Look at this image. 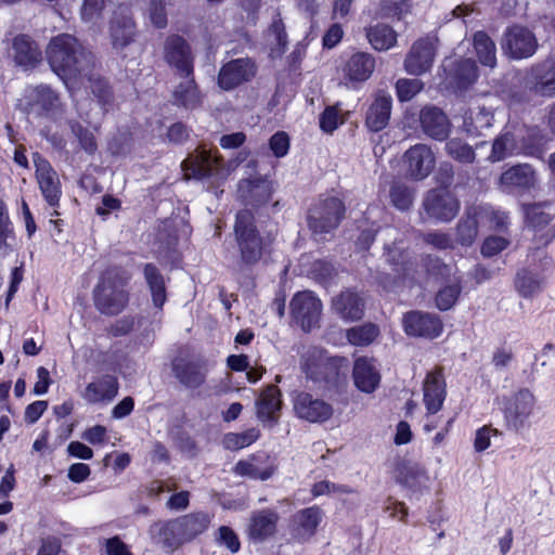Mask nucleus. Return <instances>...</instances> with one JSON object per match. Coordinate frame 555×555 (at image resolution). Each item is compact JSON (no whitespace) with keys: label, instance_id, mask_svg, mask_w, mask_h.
<instances>
[{"label":"nucleus","instance_id":"nucleus-22","mask_svg":"<svg viewBox=\"0 0 555 555\" xmlns=\"http://www.w3.org/2000/svg\"><path fill=\"white\" fill-rule=\"evenodd\" d=\"M424 209L429 218L448 222L454 219L460 210V202L447 191L430 190L423 202Z\"/></svg>","mask_w":555,"mask_h":555},{"label":"nucleus","instance_id":"nucleus-61","mask_svg":"<svg viewBox=\"0 0 555 555\" xmlns=\"http://www.w3.org/2000/svg\"><path fill=\"white\" fill-rule=\"evenodd\" d=\"M411 11L409 0L386 1L380 4L379 16L401 21Z\"/></svg>","mask_w":555,"mask_h":555},{"label":"nucleus","instance_id":"nucleus-45","mask_svg":"<svg viewBox=\"0 0 555 555\" xmlns=\"http://www.w3.org/2000/svg\"><path fill=\"white\" fill-rule=\"evenodd\" d=\"M181 166L186 175L196 180L207 179L214 175L212 160L207 152H202L194 157L184 159Z\"/></svg>","mask_w":555,"mask_h":555},{"label":"nucleus","instance_id":"nucleus-21","mask_svg":"<svg viewBox=\"0 0 555 555\" xmlns=\"http://www.w3.org/2000/svg\"><path fill=\"white\" fill-rule=\"evenodd\" d=\"M402 325L409 336L436 338L443 330V324L438 315L412 310L403 314Z\"/></svg>","mask_w":555,"mask_h":555},{"label":"nucleus","instance_id":"nucleus-18","mask_svg":"<svg viewBox=\"0 0 555 555\" xmlns=\"http://www.w3.org/2000/svg\"><path fill=\"white\" fill-rule=\"evenodd\" d=\"M108 31L115 50H124L135 41L138 29L129 8L118 5L111 17Z\"/></svg>","mask_w":555,"mask_h":555},{"label":"nucleus","instance_id":"nucleus-34","mask_svg":"<svg viewBox=\"0 0 555 555\" xmlns=\"http://www.w3.org/2000/svg\"><path fill=\"white\" fill-rule=\"evenodd\" d=\"M119 384L114 375H103L89 383L81 397L90 404L108 403L117 396Z\"/></svg>","mask_w":555,"mask_h":555},{"label":"nucleus","instance_id":"nucleus-41","mask_svg":"<svg viewBox=\"0 0 555 555\" xmlns=\"http://www.w3.org/2000/svg\"><path fill=\"white\" fill-rule=\"evenodd\" d=\"M183 78L186 81L180 82L173 91L175 104L186 109H195L203 103L199 87L195 81L194 75Z\"/></svg>","mask_w":555,"mask_h":555},{"label":"nucleus","instance_id":"nucleus-6","mask_svg":"<svg viewBox=\"0 0 555 555\" xmlns=\"http://www.w3.org/2000/svg\"><path fill=\"white\" fill-rule=\"evenodd\" d=\"M345 202L332 195H320L308 207L307 227L315 241H326L346 218Z\"/></svg>","mask_w":555,"mask_h":555},{"label":"nucleus","instance_id":"nucleus-39","mask_svg":"<svg viewBox=\"0 0 555 555\" xmlns=\"http://www.w3.org/2000/svg\"><path fill=\"white\" fill-rule=\"evenodd\" d=\"M281 404V392L279 388L275 386L267 387L257 401L258 418L273 426L278 422Z\"/></svg>","mask_w":555,"mask_h":555},{"label":"nucleus","instance_id":"nucleus-1","mask_svg":"<svg viewBox=\"0 0 555 555\" xmlns=\"http://www.w3.org/2000/svg\"><path fill=\"white\" fill-rule=\"evenodd\" d=\"M233 237L237 259L234 264L228 267L232 274L255 268L266 255L271 253L274 242L270 232L258 228L255 214L246 208L235 214Z\"/></svg>","mask_w":555,"mask_h":555},{"label":"nucleus","instance_id":"nucleus-13","mask_svg":"<svg viewBox=\"0 0 555 555\" xmlns=\"http://www.w3.org/2000/svg\"><path fill=\"white\" fill-rule=\"evenodd\" d=\"M501 49L511 60H524L531 57L538 49L535 35L525 26H508L501 40Z\"/></svg>","mask_w":555,"mask_h":555},{"label":"nucleus","instance_id":"nucleus-47","mask_svg":"<svg viewBox=\"0 0 555 555\" xmlns=\"http://www.w3.org/2000/svg\"><path fill=\"white\" fill-rule=\"evenodd\" d=\"M532 176L528 166L515 165L500 176V183L505 188H529Z\"/></svg>","mask_w":555,"mask_h":555},{"label":"nucleus","instance_id":"nucleus-4","mask_svg":"<svg viewBox=\"0 0 555 555\" xmlns=\"http://www.w3.org/2000/svg\"><path fill=\"white\" fill-rule=\"evenodd\" d=\"M85 55L82 46L69 34L52 37L46 49L51 70L64 81L76 79L81 74Z\"/></svg>","mask_w":555,"mask_h":555},{"label":"nucleus","instance_id":"nucleus-44","mask_svg":"<svg viewBox=\"0 0 555 555\" xmlns=\"http://www.w3.org/2000/svg\"><path fill=\"white\" fill-rule=\"evenodd\" d=\"M380 335L378 325L365 322L346 331V338L353 347H367Z\"/></svg>","mask_w":555,"mask_h":555},{"label":"nucleus","instance_id":"nucleus-8","mask_svg":"<svg viewBox=\"0 0 555 555\" xmlns=\"http://www.w3.org/2000/svg\"><path fill=\"white\" fill-rule=\"evenodd\" d=\"M525 222L533 232L538 247H546L555 240V205L533 203L522 205Z\"/></svg>","mask_w":555,"mask_h":555},{"label":"nucleus","instance_id":"nucleus-3","mask_svg":"<svg viewBox=\"0 0 555 555\" xmlns=\"http://www.w3.org/2000/svg\"><path fill=\"white\" fill-rule=\"evenodd\" d=\"M553 98L555 95V62L545 60L527 67L513 83L507 96L514 104H529L531 95Z\"/></svg>","mask_w":555,"mask_h":555},{"label":"nucleus","instance_id":"nucleus-36","mask_svg":"<svg viewBox=\"0 0 555 555\" xmlns=\"http://www.w3.org/2000/svg\"><path fill=\"white\" fill-rule=\"evenodd\" d=\"M393 477L397 482L412 490L421 489L428 480L426 472L421 465L406 460L397 461Z\"/></svg>","mask_w":555,"mask_h":555},{"label":"nucleus","instance_id":"nucleus-7","mask_svg":"<svg viewBox=\"0 0 555 555\" xmlns=\"http://www.w3.org/2000/svg\"><path fill=\"white\" fill-rule=\"evenodd\" d=\"M302 369L314 382L324 383L327 387H337L346 382L349 363L345 358L327 357L324 350L314 349L305 360Z\"/></svg>","mask_w":555,"mask_h":555},{"label":"nucleus","instance_id":"nucleus-57","mask_svg":"<svg viewBox=\"0 0 555 555\" xmlns=\"http://www.w3.org/2000/svg\"><path fill=\"white\" fill-rule=\"evenodd\" d=\"M422 267L426 274L436 281L448 280L451 274V268L441 258L434 255L423 256Z\"/></svg>","mask_w":555,"mask_h":555},{"label":"nucleus","instance_id":"nucleus-26","mask_svg":"<svg viewBox=\"0 0 555 555\" xmlns=\"http://www.w3.org/2000/svg\"><path fill=\"white\" fill-rule=\"evenodd\" d=\"M418 121L422 131L436 141H444L451 131V122L447 114L438 106L427 104L418 114Z\"/></svg>","mask_w":555,"mask_h":555},{"label":"nucleus","instance_id":"nucleus-46","mask_svg":"<svg viewBox=\"0 0 555 555\" xmlns=\"http://www.w3.org/2000/svg\"><path fill=\"white\" fill-rule=\"evenodd\" d=\"M473 43L480 64L493 68L496 65V47L490 36L486 31H477Z\"/></svg>","mask_w":555,"mask_h":555},{"label":"nucleus","instance_id":"nucleus-63","mask_svg":"<svg viewBox=\"0 0 555 555\" xmlns=\"http://www.w3.org/2000/svg\"><path fill=\"white\" fill-rule=\"evenodd\" d=\"M72 131L77 138L80 147L89 155H94L98 151V142L92 131L79 122L72 125Z\"/></svg>","mask_w":555,"mask_h":555},{"label":"nucleus","instance_id":"nucleus-52","mask_svg":"<svg viewBox=\"0 0 555 555\" xmlns=\"http://www.w3.org/2000/svg\"><path fill=\"white\" fill-rule=\"evenodd\" d=\"M390 204L400 211L411 209L414 202V190L401 182H395L389 190Z\"/></svg>","mask_w":555,"mask_h":555},{"label":"nucleus","instance_id":"nucleus-64","mask_svg":"<svg viewBox=\"0 0 555 555\" xmlns=\"http://www.w3.org/2000/svg\"><path fill=\"white\" fill-rule=\"evenodd\" d=\"M149 17L152 25L157 29H164L168 25L166 0H150Z\"/></svg>","mask_w":555,"mask_h":555},{"label":"nucleus","instance_id":"nucleus-35","mask_svg":"<svg viewBox=\"0 0 555 555\" xmlns=\"http://www.w3.org/2000/svg\"><path fill=\"white\" fill-rule=\"evenodd\" d=\"M352 376L356 387L366 393L375 391L380 382V374L374 361L367 358L354 361Z\"/></svg>","mask_w":555,"mask_h":555},{"label":"nucleus","instance_id":"nucleus-59","mask_svg":"<svg viewBox=\"0 0 555 555\" xmlns=\"http://www.w3.org/2000/svg\"><path fill=\"white\" fill-rule=\"evenodd\" d=\"M395 89L399 102H409L424 89V82L416 78H400L397 80Z\"/></svg>","mask_w":555,"mask_h":555},{"label":"nucleus","instance_id":"nucleus-14","mask_svg":"<svg viewBox=\"0 0 555 555\" xmlns=\"http://www.w3.org/2000/svg\"><path fill=\"white\" fill-rule=\"evenodd\" d=\"M534 401V396L528 389H520L511 397L503 398V414L508 430L519 433L529 425Z\"/></svg>","mask_w":555,"mask_h":555},{"label":"nucleus","instance_id":"nucleus-27","mask_svg":"<svg viewBox=\"0 0 555 555\" xmlns=\"http://www.w3.org/2000/svg\"><path fill=\"white\" fill-rule=\"evenodd\" d=\"M332 309L345 321H359L365 314V299L356 288H345L332 299Z\"/></svg>","mask_w":555,"mask_h":555},{"label":"nucleus","instance_id":"nucleus-30","mask_svg":"<svg viewBox=\"0 0 555 555\" xmlns=\"http://www.w3.org/2000/svg\"><path fill=\"white\" fill-rule=\"evenodd\" d=\"M59 103V94L50 86L39 85L26 96L25 111L37 117H47L56 109Z\"/></svg>","mask_w":555,"mask_h":555},{"label":"nucleus","instance_id":"nucleus-37","mask_svg":"<svg viewBox=\"0 0 555 555\" xmlns=\"http://www.w3.org/2000/svg\"><path fill=\"white\" fill-rule=\"evenodd\" d=\"M142 273L151 293L153 306L163 310L167 301V286L163 273L153 262L144 263Z\"/></svg>","mask_w":555,"mask_h":555},{"label":"nucleus","instance_id":"nucleus-40","mask_svg":"<svg viewBox=\"0 0 555 555\" xmlns=\"http://www.w3.org/2000/svg\"><path fill=\"white\" fill-rule=\"evenodd\" d=\"M493 120V112L485 106L469 107L463 115V129L468 135L477 137L491 127Z\"/></svg>","mask_w":555,"mask_h":555},{"label":"nucleus","instance_id":"nucleus-2","mask_svg":"<svg viewBox=\"0 0 555 555\" xmlns=\"http://www.w3.org/2000/svg\"><path fill=\"white\" fill-rule=\"evenodd\" d=\"M131 273L121 266H112L103 271L93 288V304L103 315L116 317L130 304Z\"/></svg>","mask_w":555,"mask_h":555},{"label":"nucleus","instance_id":"nucleus-56","mask_svg":"<svg viewBox=\"0 0 555 555\" xmlns=\"http://www.w3.org/2000/svg\"><path fill=\"white\" fill-rule=\"evenodd\" d=\"M106 8V0H82L79 16L82 23L95 25L102 18Z\"/></svg>","mask_w":555,"mask_h":555},{"label":"nucleus","instance_id":"nucleus-48","mask_svg":"<svg viewBox=\"0 0 555 555\" xmlns=\"http://www.w3.org/2000/svg\"><path fill=\"white\" fill-rule=\"evenodd\" d=\"M141 317L134 314L122 315L104 327V334L108 338L129 336L140 325Z\"/></svg>","mask_w":555,"mask_h":555},{"label":"nucleus","instance_id":"nucleus-54","mask_svg":"<svg viewBox=\"0 0 555 555\" xmlns=\"http://www.w3.org/2000/svg\"><path fill=\"white\" fill-rule=\"evenodd\" d=\"M447 154L462 164H473L476 159L475 150L461 139H451L446 144Z\"/></svg>","mask_w":555,"mask_h":555},{"label":"nucleus","instance_id":"nucleus-16","mask_svg":"<svg viewBox=\"0 0 555 555\" xmlns=\"http://www.w3.org/2000/svg\"><path fill=\"white\" fill-rule=\"evenodd\" d=\"M376 67L375 56L366 51L354 50L339 67L345 83L352 89H359L373 75Z\"/></svg>","mask_w":555,"mask_h":555},{"label":"nucleus","instance_id":"nucleus-32","mask_svg":"<svg viewBox=\"0 0 555 555\" xmlns=\"http://www.w3.org/2000/svg\"><path fill=\"white\" fill-rule=\"evenodd\" d=\"M391 109L392 98L385 92L377 93L366 109L364 120L365 127L371 132H379L384 130L389 124Z\"/></svg>","mask_w":555,"mask_h":555},{"label":"nucleus","instance_id":"nucleus-31","mask_svg":"<svg viewBox=\"0 0 555 555\" xmlns=\"http://www.w3.org/2000/svg\"><path fill=\"white\" fill-rule=\"evenodd\" d=\"M424 404L428 414H436L442 408L447 390L442 369L437 367L426 375L423 385Z\"/></svg>","mask_w":555,"mask_h":555},{"label":"nucleus","instance_id":"nucleus-29","mask_svg":"<svg viewBox=\"0 0 555 555\" xmlns=\"http://www.w3.org/2000/svg\"><path fill=\"white\" fill-rule=\"evenodd\" d=\"M276 465L271 461L270 455L264 452L238 461L233 468L235 475L255 480H268L274 475Z\"/></svg>","mask_w":555,"mask_h":555},{"label":"nucleus","instance_id":"nucleus-53","mask_svg":"<svg viewBox=\"0 0 555 555\" xmlns=\"http://www.w3.org/2000/svg\"><path fill=\"white\" fill-rule=\"evenodd\" d=\"M259 436V430L253 427L242 433L227 434L222 443L227 450L236 451L253 444Z\"/></svg>","mask_w":555,"mask_h":555},{"label":"nucleus","instance_id":"nucleus-24","mask_svg":"<svg viewBox=\"0 0 555 555\" xmlns=\"http://www.w3.org/2000/svg\"><path fill=\"white\" fill-rule=\"evenodd\" d=\"M273 188L271 182L262 178H247L237 184V197L245 206L255 210L264 207L272 199Z\"/></svg>","mask_w":555,"mask_h":555},{"label":"nucleus","instance_id":"nucleus-11","mask_svg":"<svg viewBox=\"0 0 555 555\" xmlns=\"http://www.w3.org/2000/svg\"><path fill=\"white\" fill-rule=\"evenodd\" d=\"M35 177L40 192L49 206L54 208L52 216H59L56 208L60 206L62 184L56 170L51 163L39 152L33 154Z\"/></svg>","mask_w":555,"mask_h":555},{"label":"nucleus","instance_id":"nucleus-62","mask_svg":"<svg viewBox=\"0 0 555 555\" xmlns=\"http://www.w3.org/2000/svg\"><path fill=\"white\" fill-rule=\"evenodd\" d=\"M339 112L340 109L338 105H328L320 114L319 126L324 133L332 134L340 125L344 124Z\"/></svg>","mask_w":555,"mask_h":555},{"label":"nucleus","instance_id":"nucleus-60","mask_svg":"<svg viewBox=\"0 0 555 555\" xmlns=\"http://www.w3.org/2000/svg\"><path fill=\"white\" fill-rule=\"evenodd\" d=\"M15 240L14 224L10 218L7 203L0 198V249L10 246L9 241Z\"/></svg>","mask_w":555,"mask_h":555},{"label":"nucleus","instance_id":"nucleus-23","mask_svg":"<svg viewBox=\"0 0 555 555\" xmlns=\"http://www.w3.org/2000/svg\"><path fill=\"white\" fill-rule=\"evenodd\" d=\"M406 176L415 181L427 178L435 168L436 157L429 146L417 143L405 151Z\"/></svg>","mask_w":555,"mask_h":555},{"label":"nucleus","instance_id":"nucleus-15","mask_svg":"<svg viewBox=\"0 0 555 555\" xmlns=\"http://www.w3.org/2000/svg\"><path fill=\"white\" fill-rule=\"evenodd\" d=\"M258 73L253 57H237L223 63L219 69L217 83L223 91H232L244 83L250 82Z\"/></svg>","mask_w":555,"mask_h":555},{"label":"nucleus","instance_id":"nucleus-38","mask_svg":"<svg viewBox=\"0 0 555 555\" xmlns=\"http://www.w3.org/2000/svg\"><path fill=\"white\" fill-rule=\"evenodd\" d=\"M363 31L372 49L377 52L388 51L398 42L397 31L388 24L369 25L364 27Z\"/></svg>","mask_w":555,"mask_h":555},{"label":"nucleus","instance_id":"nucleus-25","mask_svg":"<svg viewBox=\"0 0 555 555\" xmlns=\"http://www.w3.org/2000/svg\"><path fill=\"white\" fill-rule=\"evenodd\" d=\"M11 56L15 66L29 70L42 61V51L38 42L27 34H18L11 42Z\"/></svg>","mask_w":555,"mask_h":555},{"label":"nucleus","instance_id":"nucleus-10","mask_svg":"<svg viewBox=\"0 0 555 555\" xmlns=\"http://www.w3.org/2000/svg\"><path fill=\"white\" fill-rule=\"evenodd\" d=\"M169 367L171 375L184 388L197 389L206 380V361L189 352H178L170 360Z\"/></svg>","mask_w":555,"mask_h":555},{"label":"nucleus","instance_id":"nucleus-20","mask_svg":"<svg viewBox=\"0 0 555 555\" xmlns=\"http://www.w3.org/2000/svg\"><path fill=\"white\" fill-rule=\"evenodd\" d=\"M436 55L434 40L426 36L418 38L411 47L404 59V69L413 76H421L433 67Z\"/></svg>","mask_w":555,"mask_h":555},{"label":"nucleus","instance_id":"nucleus-55","mask_svg":"<svg viewBox=\"0 0 555 555\" xmlns=\"http://www.w3.org/2000/svg\"><path fill=\"white\" fill-rule=\"evenodd\" d=\"M515 146V135L509 132H501L492 143L489 159L491 162H501L512 154Z\"/></svg>","mask_w":555,"mask_h":555},{"label":"nucleus","instance_id":"nucleus-33","mask_svg":"<svg viewBox=\"0 0 555 555\" xmlns=\"http://www.w3.org/2000/svg\"><path fill=\"white\" fill-rule=\"evenodd\" d=\"M280 515L271 508L254 512L250 516L248 534L253 541L262 542L273 537L278 530Z\"/></svg>","mask_w":555,"mask_h":555},{"label":"nucleus","instance_id":"nucleus-5","mask_svg":"<svg viewBox=\"0 0 555 555\" xmlns=\"http://www.w3.org/2000/svg\"><path fill=\"white\" fill-rule=\"evenodd\" d=\"M210 522L211 516L208 513L196 512L166 522L155 524L151 527V531H157L164 547L173 551L204 533Z\"/></svg>","mask_w":555,"mask_h":555},{"label":"nucleus","instance_id":"nucleus-42","mask_svg":"<svg viewBox=\"0 0 555 555\" xmlns=\"http://www.w3.org/2000/svg\"><path fill=\"white\" fill-rule=\"evenodd\" d=\"M450 77L460 89H467L478 78V66L472 59H461L453 63Z\"/></svg>","mask_w":555,"mask_h":555},{"label":"nucleus","instance_id":"nucleus-50","mask_svg":"<svg viewBox=\"0 0 555 555\" xmlns=\"http://www.w3.org/2000/svg\"><path fill=\"white\" fill-rule=\"evenodd\" d=\"M388 262L391 264L392 270L401 276L410 273L413 267V261L408 249L399 248L395 243L387 246Z\"/></svg>","mask_w":555,"mask_h":555},{"label":"nucleus","instance_id":"nucleus-58","mask_svg":"<svg viewBox=\"0 0 555 555\" xmlns=\"http://www.w3.org/2000/svg\"><path fill=\"white\" fill-rule=\"evenodd\" d=\"M461 293L462 286L460 283H454L441 287L435 296L436 307L440 311L450 310L459 300Z\"/></svg>","mask_w":555,"mask_h":555},{"label":"nucleus","instance_id":"nucleus-17","mask_svg":"<svg viewBox=\"0 0 555 555\" xmlns=\"http://www.w3.org/2000/svg\"><path fill=\"white\" fill-rule=\"evenodd\" d=\"M324 518V512L319 506L298 509L288 520V532L298 543L310 541L317 533Z\"/></svg>","mask_w":555,"mask_h":555},{"label":"nucleus","instance_id":"nucleus-28","mask_svg":"<svg viewBox=\"0 0 555 555\" xmlns=\"http://www.w3.org/2000/svg\"><path fill=\"white\" fill-rule=\"evenodd\" d=\"M296 415L310 423H323L333 415V406L322 399L313 398L308 392H300L294 401Z\"/></svg>","mask_w":555,"mask_h":555},{"label":"nucleus","instance_id":"nucleus-43","mask_svg":"<svg viewBox=\"0 0 555 555\" xmlns=\"http://www.w3.org/2000/svg\"><path fill=\"white\" fill-rule=\"evenodd\" d=\"M547 138L538 127H529L520 140L522 153L526 156L541 158L546 151Z\"/></svg>","mask_w":555,"mask_h":555},{"label":"nucleus","instance_id":"nucleus-9","mask_svg":"<svg viewBox=\"0 0 555 555\" xmlns=\"http://www.w3.org/2000/svg\"><path fill=\"white\" fill-rule=\"evenodd\" d=\"M322 308L321 299L313 292H297L289 302L292 325L300 327L305 333H310L319 327Z\"/></svg>","mask_w":555,"mask_h":555},{"label":"nucleus","instance_id":"nucleus-51","mask_svg":"<svg viewBox=\"0 0 555 555\" xmlns=\"http://www.w3.org/2000/svg\"><path fill=\"white\" fill-rule=\"evenodd\" d=\"M478 220L475 215L467 214L456 225V241L462 246H470L478 235Z\"/></svg>","mask_w":555,"mask_h":555},{"label":"nucleus","instance_id":"nucleus-19","mask_svg":"<svg viewBox=\"0 0 555 555\" xmlns=\"http://www.w3.org/2000/svg\"><path fill=\"white\" fill-rule=\"evenodd\" d=\"M552 264V258L544 257L541 266L531 264L517 270L514 286L524 298H532L540 294L546 284L545 270Z\"/></svg>","mask_w":555,"mask_h":555},{"label":"nucleus","instance_id":"nucleus-12","mask_svg":"<svg viewBox=\"0 0 555 555\" xmlns=\"http://www.w3.org/2000/svg\"><path fill=\"white\" fill-rule=\"evenodd\" d=\"M163 57L180 77L193 76L195 57L190 43L181 35L171 34L166 37Z\"/></svg>","mask_w":555,"mask_h":555},{"label":"nucleus","instance_id":"nucleus-49","mask_svg":"<svg viewBox=\"0 0 555 555\" xmlns=\"http://www.w3.org/2000/svg\"><path fill=\"white\" fill-rule=\"evenodd\" d=\"M269 33L274 37L275 40L274 46L271 47L270 55L272 57H282L288 47V37L285 24L280 13H276V15L273 17L269 26Z\"/></svg>","mask_w":555,"mask_h":555}]
</instances>
